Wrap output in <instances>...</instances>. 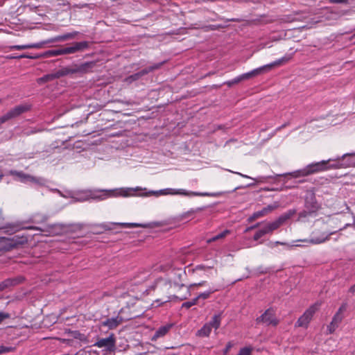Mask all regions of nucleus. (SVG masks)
Segmentation results:
<instances>
[{
  "instance_id": "nucleus-1",
  "label": "nucleus",
  "mask_w": 355,
  "mask_h": 355,
  "mask_svg": "<svg viewBox=\"0 0 355 355\" xmlns=\"http://www.w3.org/2000/svg\"><path fill=\"white\" fill-rule=\"evenodd\" d=\"M81 200H105L112 198H129V197H148L151 196H167L180 195L184 196H207L206 193H200L193 191H189L184 189H175L171 188L164 189L159 191H148L146 188L141 187H120L112 189H94L87 190L82 193Z\"/></svg>"
},
{
  "instance_id": "nucleus-2",
  "label": "nucleus",
  "mask_w": 355,
  "mask_h": 355,
  "mask_svg": "<svg viewBox=\"0 0 355 355\" xmlns=\"http://www.w3.org/2000/svg\"><path fill=\"white\" fill-rule=\"evenodd\" d=\"M76 33H67L63 35H59L54 38L50 39L47 41H43L38 43H32L25 45H14L10 46V50H24L28 49H42L44 46L49 43L56 42H62L67 40L69 39H72L76 36Z\"/></svg>"
},
{
  "instance_id": "nucleus-3",
  "label": "nucleus",
  "mask_w": 355,
  "mask_h": 355,
  "mask_svg": "<svg viewBox=\"0 0 355 355\" xmlns=\"http://www.w3.org/2000/svg\"><path fill=\"white\" fill-rule=\"evenodd\" d=\"M320 302H316L311 305L298 318L295 326L307 328L313 315L320 309Z\"/></svg>"
},
{
  "instance_id": "nucleus-4",
  "label": "nucleus",
  "mask_w": 355,
  "mask_h": 355,
  "mask_svg": "<svg viewBox=\"0 0 355 355\" xmlns=\"http://www.w3.org/2000/svg\"><path fill=\"white\" fill-rule=\"evenodd\" d=\"M87 46V43L85 42H76L72 44L71 46L65 47L60 49L50 50L46 53L47 56H57L64 54L74 53L77 51H81Z\"/></svg>"
},
{
  "instance_id": "nucleus-5",
  "label": "nucleus",
  "mask_w": 355,
  "mask_h": 355,
  "mask_svg": "<svg viewBox=\"0 0 355 355\" xmlns=\"http://www.w3.org/2000/svg\"><path fill=\"white\" fill-rule=\"evenodd\" d=\"M220 314L214 315L210 322L205 324L203 327L197 331L196 336L199 337H208L210 335L212 329L217 330L220 327Z\"/></svg>"
},
{
  "instance_id": "nucleus-6",
  "label": "nucleus",
  "mask_w": 355,
  "mask_h": 355,
  "mask_svg": "<svg viewBox=\"0 0 355 355\" xmlns=\"http://www.w3.org/2000/svg\"><path fill=\"white\" fill-rule=\"evenodd\" d=\"M329 161L330 160L322 161L307 166L304 170V174L309 175L320 171H324L329 168H339L343 167V164L340 163H337L336 164H332L329 166H327V164Z\"/></svg>"
},
{
  "instance_id": "nucleus-7",
  "label": "nucleus",
  "mask_w": 355,
  "mask_h": 355,
  "mask_svg": "<svg viewBox=\"0 0 355 355\" xmlns=\"http://www.w3.org/2000/svg\"><path fill=\"white\" fill-rule=\"evenodd\" d=\"M331 234H333L332 232L327 233L321 232L320 230H315L313 232L311 238L309 240L304 239L301 240V241L314 245L320 244L328 241Z\"/></svg>"
},
{
  "instance_id": "nucleus-8",
  "label": "nucleus",
  "mask_w": 355,
  "mask_h": 355,
  "mask_svg": "<svg viewBox=\"0 0 355 355\" xmlns=\"http://www.w3.org/2000/svg\"><path fill=\"white\" fill-rule=\"evenodd\" d=\"M259 321L266 324L267 325L277 326L279 320L276 316L275 311L273 309H267L261 316L258 318Z\"/></svg>"
},
{
  "instance_id": "nucleus-9",
  "label": "nucleus",
  "mask_w": 355,
  "mask_h": 355,
  "mask_svg": "<svg viewBox=\"0 0 355 355\" xmlns=\"http://www.w3.org/2000/svg\"><path fill=\"white\" fill-rule=\"evenodd\" d=\"M94 345L99 348L105 347L107 350L111 351L114 348L115 338L112 335L108 338L100 339Z\"/></svg>"
},
{
  "instance_id": "nucleus-10",
  "label": "nucleus",
  "mask_w": 355,
  "mask_h": 355,
  "mask_svg": "<svg viewBox=\"0 0 355 355\" xmlns=\"http://www.w3.org/2000/svg\"><path fill=\"white\" fill-rule=\"evenodd\" d=\"M278 207V205L277 203H275L274 205H270L264 208H263L261 211H256L254 212L252 216L250 217L249 218V220L250 221H253L256 219H258L259 218H261L264 216H266L267 214H268L269 213H270L271 211H272L273 210H275V209H277Z\"/></svg>"
},
{
  "instance_id": "nucleus-11",
  "label": "nucleus",
  "mask_w": 355,
  "mask_h": 355,
  "mask_svg": "<svg viewBox=\"0 0 355 355\" xmlns=\"http://www.w3.org/2000/svg\"><path fill=\"white\" fill-rule=\"evenodd\" d=\"M8 174L15 177L17 180L21 181V182H35L36 180L35 177L26 174L22 171L12 170L8 172Z\"/></svg>"
},
{
  "instance_id": "nucleus-12",
  "label": "nucleus",
  "mask_w": 355,
  "mask_h": 355,
  "mask_svg": "<svg viewBox=\"0 0 355 355\" xmlns=\"http://www.w3.org/2000/svg\"><path fill=\"white\" fill-rule=\"evenodd\" d=\"M24 277H17L15 278L7 279L0 283V291H2L10 287L16 286L24 281Z\"/></svg>"
},
{
  "instance_id": "nucleus-13",
  "label": "nucleus",
  "mask_w": 355,
  "mask_h": 355,
  "mask_svg": "<svg viewBox=\"0 0 355 355\" xmlns=\"http://www.w3.org/2000/svg\"><path fill=\"white\" fill-rule=\"evenodd\" d=\"M264 70H266V69H265L264 66H263V67H261L259 68L255 69L252 70L250 72H248V73H243L241 76H240L239 77L236 78L232 82V83H239L240 81H241L243 80L249 79V78H250L252 77L258 76L259 74L262 73Z\"/></svg>"
},
{
  "instance_id": "nucleus-14",
  "label": "nucleus",
  "mask_w": 355,
  "mask_h": 355,
  "mask_svg": "<svg viewBox=\"0 0 355 355\" xmlns=\"http://www.w3.org/2000/svg\"><path fill=\"white\" fill-rule=\"evenodd\" d=\"M292 59L291 55H286L282 58L266 65H264L266 70H270L272 68L286 64Z\"/></svg>"
},
{
  "instance_id": "nucleus-15",
  "label": "nucleus",
  "mask_w": 355,
  "mask_h": 355,
  "mask_svg": "<svg viewBox=\"0 0 355 355\" xmlns=\"http://www.w3.org/2000/svg\"><path fill=\"white\" fill-rule=\"evenodd\" d=\"M123 321L121 316H116V318H109L105 321L103 322V326L107 327L110 329L116 328Z\"/></svg>"
},
{
  "instance_id": "nucleus-16",
  "label": "nucleus",
  "mask_w": 355,
  "mask_h": 355,
  "mask_svg": "<svg viewBox=\"0 0 355 355\" xmlns=\"http://www.w3.org/2000/svg\"><path fill=\"white\" fill-rule=\"evenodd\" d=\"M343 318V317L342 316H339V315H335L334 316L332 321L327 326V331L329 334H333L336 331L339 324L341 322Z\"/></svg>"
},
{
  "instance_id": "nucleus-17",
  "label": "nucleus",
  "mask_w": 355,
  "mask_h": 355,
  "mask_svg": "<svg viewBox=\"0 0 355 355\" xmlns=\"http://www.w3.org/2000/svg\"><path fill=\"white\" fill-rule=\"evenodd\" d=\"M172 327V324H166L159 327L153 337V340H155L159 337L165 336Z\"/></svg>"
},
{
  "instance_id": "nucleus-18",
  "label": "nucleus",
  "mask_w": 355,
  "mask_h": 355,
  "mask_svg": "<svg viewBox=\"0 0 355 355\" xmlns=\"http://www.w3.org/2000/svg\"><path fill=\"white\" fill-rule=\"evenodd\" d=\"M28 110V107L24 105H18L12 109L8 112L9 115L10 116L11 119L16 117L21 114V113L24 112L26 110Z\"/></svg>"
},
{
  "instance_id": "nucleus-19",
  "label": "nucleus",
  "mask_w": 355,
  "mask_h": 355,
  "mask_svg": "<svg viewBox=\"0 0 355 355\" xmlns=\"http://www.w3.org/2000/svg\"><path fill=\"white\" fill-rule=\"evenodd\" d=\"M286 220V217L282 216V217L279 218L277 220H275L272 223H268L266 225L268 226L270 232H272V231L277 229Z\"/></svg>"
},
{
  "instance_id": "nucleus-20",
  "label": "nucleus",
  "mask_w": 355,
  "mask_h": 355,
  "mask_svg": "<svg viewBox=\"0 0 355 355\" xmlns=\"http://www.w3.org/2000/svg\"><path fill=\"white\" fill-rule=\"evenodd\" d=\"M230 232L229 230H225L223 232L217 234L216 236L209 239L207 242L209 243L211 242L216 241L219 239H224L225 236H227L228 234H230Z\"/></svg>"
},
{
  "instance_id": "nucleus-21",
  "label": "nucleus",
  "mask_w": 355,
  "mask_h": 355,
  "mask_svg": "<svg viewBox=\"0 0 355 355\" xmlns=\"http://www.w3.org/2000/svg\"><path fill=\"white\" fill-rule=\"evenodd\" d=\"M182 276V274L181 272H179L177 274V279H171L170 280L171 286H172V285H173L175 287H178V288H181V287L184 286V284H182V279H181Z\"/></svg>"
},
{
  "instance_id": "nucleus-22",
  "label": "nucleus",
  "mask_w": 355,
  "mask_h": 355,
  "mask_svg": "<svg viewBox=\"0 0 355 355\" xmlns=\"http://www.w3.org/2000/svg\"><path fill=\"white\" fill-rule=\"evenodd\" d=\"M253 347L250 346L241 348L236 355H252Z\"/></svg>"
},
{
  "instance_id": "nucleus-23",
  "label": "nucleus",
  "mask_w": 355,
  "mask_h": 355,
  "mask_svg": "<svg viewBox=\"0 0 355 355\" xmlns=\"http://www.w3.org/2000/svg\"><path fill=\"white\" fill-rule=\"evenodd\" d=\"M215 291H206V292H204V293H201L200 294H199L198 295V297L196 298H198V300L199 299H207L210 297L211 294L213 293Z\"/></svg>"
},
{
  "instance_id": "nucleus-24",
  "label": "nucleus",
  "mask_w": 355,
  "mask_h": 355,
  "mask_svg": "<svg viewBox=\"0 0 355 355\" xmlns=\"http://www.w3.org/2000/svg\"><path fill=\"white\" fill-rule=\"evenodd\" d=\"M198 302V298L193 299L191 302H184L182 304V307H185L187 309L190 308L191 306L196 305Z\"/></svg>"
},
{
  "instance_id": "nucleus-25",
  "label": "nucleus",
  "mask_w": 355,
  "mask_h": 355,
  "mask_svg": "<svg viewBox=\"0 0 355 355\" xmlns=\"http://www.w3.org/2000/svg\"><path fill=\"white\" fill-rule=\"evenodd\" d=\"M14 350H15L14 347L0 346V354H3V353L13 352Z\"/></svg>"
},
{
  "instance_id": "nucleus-26",
  "label": "nucleus",
  "mask_w": 355,
  "mask_h": 355,
  "mask_svg": "<svg viewBox=\"0 0 355 355\" xmlns=\"http://www.w3.org/2000/svg\"><path fill=\"white\" fill-rule=\"evenodd\" d=\"M207 282L202 281L201 282L197 283V284H190L188 287V292L189 293V291L194 288L195 287H200L205 286Z\"/></svg>"
},
{
  "instance_id": "nucleus-27",
  "label": "nucleus",
  "mask_w": 355,
  "mask_h": 355,
  "mask_svg": "<svg viewBox=\"0 0 355 355\" xmlns=\"http://www.w3.org/2000/svg\"><path fill=\"white\" fill-rule=\"evenodd\" d=\"M330 3H343L347 4L349 3V0H327Z\"/></svg>"
},
{
  "instance_id": "nucleus-28",
  "label": "nucleus",
  "mask_w": 355,
  "mask_h": 355,
  "mask_svg": "<svg viewBox=\"0 0 355 355\" xmlns=\"http://www.w3.org/2000/svg\"><path fill=\"white\" fill-rule=\"evenodd\" d=\"M10 119V116L9 115L8 112H7L5 115L0 117V124L5 123Z\"/></svg>"
},
{
  "instance_id": "nucleus-29",
  "label": "nucleus",
  "mask_w": 355,
  "mask_h": 355,
  "mask_svg": "<svg viewBox=\"0 0 355 355\" xmlns=\"http://www.w3.org/2000/svg\"><path fill=\"white\" fill-rule=\"evenodd\" d=\"M10 317V315L9 313L0 311V323L2 322L4 320L9 318Z\"/></svg>"
},
{
  "instance_id": "nucleus-30",
  "label": "nucleus",
  "mask_w": 355,
  "mask_h": 355,
  "mask_svg": "<svg viewBox=\"0 0 355 355\" xmlns=\"http://www.w3.org/2000/svg\"><path fill=\"white\" fill-rule=\"evenodd\" d=\"M347 307L345 304H343L335 315H339L343 317V313L345 311Z\"/></svg>"
},
{
  "instance_id": "nucleus-31",
  "label": "nucleus",
  "mask_w": 355,
  "mask_h": 355,
  "mask_svg": "<svg viewBox=\"0 0 355 355\" xmlns=\"http://www.w3.org/2000/svg\"><path fill=\"white\" fill-rule=\"evenodd\" d=\"M232 346H233V344L231 342H229L227 344L225 348L223 349V354L225 355L229 353L230 349L232 347Z\"/></svg>"
},
{
  "instance_id": "nucleus-32",
  "label": "nucleus",
  "mask_w": 355,
  "mask_h": 355,
  "mask_svg": "<svg viewBox=\"0 0 355 355\" xmlns=\"http://www.w3.org/2000/svg\"><path fill=\"white\" fill-rule=\"evenodd\" d=\"M263 233L261 232V230H259L258 232H256V234H254V239L255 241H257L259 240L261 237H262L263 236Z\"/></svg>"
},
{
  "instance_id": "nucleus-33",
  "label": "nucleus",
  "mask_w": 355,
  "mask_h": 355,
  "mask_svg": "<svg viewBox=\"0 0 355 355\" xmlns=\"http://www.w3.org/2000/svg\"><path fill=\"white\" fill-rule=\"evenodd\" d=\"M8 58L12 59V58H33L34 57L30 56V55H21L18 56V57L12 55V56H10Z\"/></svg>"
},
{
  "instance_id": "nucleus-34",
  "label": "nucleus",
  "mask_w": 355,
  "mask_h": 355,
  "mask_svg": "<svg viewBox=\"0 0 355 355\" xmlns=\"http://www.w3.org/2000/svg\"><path fill=\"white\" fill-rule=\"evenodd\" d=\"M123 226L127 227H141V225L137 224V223H124V224H123Z\"/></svg>"
},
{
  "instance_id": "nucleus-35",
  "label": "nucleus",
  "mask_w": 355,
  "mask_h": 355,
  "mask_svg": "<svg viewBox=\"0 0 355 355\" xmlns=\"http://www.w3.org/2000/svg\"><path fill=\"white\" fill-rule=\"evenodd\" d=\"M76 338L84 342H87V337L84 334H78V336Z\"/></svg>"
},
{
  "instance_id": "nucleus-36",
  "label": "nucleus",
  "mask_w": 355,
  "mask_h": 355,
  "mask_svg": "<svg viewBox=\"0 0 355 355\" xmlns=\"http://www.w3.org/2000/svg\"><path fill=\"white\" fill-rule=\"evenodd\" d=\"M178 297L177 296H175V295L168 296V299H167L166 300H165L164 302H163L162 303V304H164V303H166V302H170V301H172V300H173L178 299Z\"/></svg>"
},
{
  "instance_id": "nucleus-37",
  "label": "nucleus",
  "mask_w": 355,
  "mask_h": 355,
  "mask_svg": "<svg viewBox=\"0 0 355 355\" xmlns=\"http://www.w3.org/2000/svg\"><path fill=\"white\" fill-rule=\"evenodd\" d=\"M139 76L140 75L139 73L135 74V75L131 76L130 77H129L128 80H137L139 78Z\"/></svg>"
},
{
  "instance_id": "nucleus-38",
  "label": "nucleus",
  "mask_w": 355,
  "mask_h": 355,
  "mask_svg": "<svg viewBox=\"0 0 355 355\" xmlns=\"http://www.w3.org/2000/svg\"><path fill=\"white\" fill-rule=\"evenodd\" d=\"M261 232L263 233V234H266L267 233H269L270 232V230H268V227L267 225H266L263 228H262L261 230Z\"/></svg>"
},
{
  "instance_id": "nucleus-39",
  "label": "nucleus",
  "mask_w": 355,
  "mask_h": 355,
  "mask_svg": "<svg viewBox=\"0 0 355 355\" xmlns=\"http://www.w3.org/2000/svg\"><path fill=\"white\" fill-rule=\"evenodd\" d=\"M347 166L355 167V159L352 160L349 164H347Z\"/></svg>"
},
{
  "instance_id": "nucleus-40",
  "label": "nucleus",
  "mask_w": 355,
  "mask_h": 355,
  "mask_svg": "<svg viewBox=\"0 0 355 355\" xmlns=\"http://www.w3.org/2000/svg\"><path fill=\"white\" fill-rule=\"evenodd\" d=\"M241 176L244 177V178H250V177H248V175H242V174H240Z\"/></svg>"
},
{
  "instance_id": "nucleus-41",
  "label": "nucleus",
  "mask_w": 355,
  "mask_h": 355,
  "mask_svg": "<svg viewBox=\"0 0 355 355\" xmlns=\"http://www.w3.org/2000/svg\"><path fill=\"white\" fill-rule=\"evenodd\" d=\"M347 155H348V154H345V155H344L341 157V159H344L346 156H347Z\"/></svg>"
},
{
  "instance_id": "nucleus-42",
  "label": "nucleus",
  "mask_w": 355,
  "mask_h": 355,
  "mask_svg": "<svg viewBox=\"0 0 355 355\" xmlns=\"http://www.w3.org/2000/svg\"><path fill=\"white\" fill-rule=\"evenodd\" d=\"M186 298H187V297H186V296H184V297H183L180 298V300H184V299H186Z\"/></svg>"
},
{
  "instance_id": "nucleus-43",
  "label": "nucleus",
  "mask_w": 355,
  "mask_h": 355,
  "mask_svg": "<svg viewBox=\"0 0 355 355\" xmlns=\"http://www.w3.org/2000/svg\"><path fill=\"white\" fill-rule=\"evenodd\" d=\"M2 177H3V175H0V180L1 179Z\"/></svg>"
}]
</instances>
